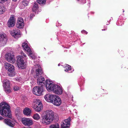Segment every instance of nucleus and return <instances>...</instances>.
Listing matches in <instances>:
<instances>
[{
	"label": "nucleus",
	"instance_id": "f257e3e1",
	"mask_svg": "<svg viewBox=\"0 0 128 128\" xmlns=\"http://www.w3.org/2000/svg\"><path fill=\"white\" fill-rule=\"evenodd\" d=\"M10 107L4 102L0 104V114L2 116L11 119L12 116Z\"/></svg>",
	"mask_w": 128,
	"mask_h": 128
},
{
	"label": "nucleus",
	"instance_id": "f03ea898",
	"mask_svg": "<svg viewBox=\"0 0 128 128\" xmlns=\"http://www.w3.org/2000/svg\"><path fill=\"white\" fill-rule=\"evenodd\" d=\"M54 118L53 111L50 110H47L42 116V123L45 124H50L54 120Z\"/></svg>",
	"mask_w": 128,
	"mask_h": 128
},
{
	"label": "nucleus",
	"instance_id": "7ed1b4c3",
	"mask_svg": "<svg viewBox=\"0 0 128 128\" xmlns=\"http://www.w3.org/2000/svg\"><path fill=\"white\" fill-rule=\"evenodd\" d=\"M41 70V68L39 67L36 70L35 74L34 75V77L35 78H38L37 79V84L38 85L43 86L44 85V82H43L44 81L45 79L44 77L40 76L39 73L40 71Z\"/></svg>",
	"mask_w": 128,
	"mask_h": 128
},
{
	"label": "nucleus",
	"instance_id": "20e7f679",
	"mask_svg": "<svg viewBox=\"0 0 128 128\" xmlns=\"http://www.w3.org/2000/svg\"><path fill=\"white\" fill-rule=\"evenodd\" d=\"M16 64L18 68L21 69L26 68V65L25 64L23 56H16Z\"/></svg>",
	"mask_w": 128,
	"mask_h": 128
},
{
	"label": "nucleus",
	"instance_id": "39448f33",
	"mask_svg": "<svg viewBox=\"0 0 128 128\" xmlns=\"http://www.w3.org/2000/svg\"><path fill=\"white\" fill-rule=\"evenodd\" d=\"M4 66L6 69L8 71V76L11 77L15 76V72H14V66L9 63L6 62L4 64Z\"/></svg>",
	"mask_w": 128,
	"mask_h": 128
},
{
	"label": "nucleus",
	"instance_id": "423d86ee",
	"mask_svg": "<svg viewBox=\"0 0 128 128\" xmlns=\"http://www.w3.org/2000/svg\"><path fill=\"white\" fill-rule=\"evenodd\" d=\"M34 108L36 111L37 112H40L42 108V104L39 100H36L34 102Z\"/></svg>",
	"mask_w": 128,
	"mask_h": 128
},
{
	"label": "nucleus",
	"instance_id": "0eeeda50",
	"mask_svg": "<svg viewBox=\"0 0 128 128\" xmlns=\"http://www.w3.org/2000/svg\"><path fill=\"white\" fill-rule=\"evenodd\" d=\"M43 86H36L32 89L33 93L34 94L40 96L41 95L43 91Z\"/></svg>",
	"mask_w": 128,
	"mask_h": 128
},
{
	"label": "nucleus",
	"instance_id": "6e6552de",
	"mask_svg": "<svg viewBox=\"0 0 128 128\" xmlns=\"http://www.w3.org/2000/svg\"><path fill=\"white\" fill-rule=\"evenodd\" d=\"M56 86L52 83V82L49 80L46 81V87L48 91H53Z\"/></svg>",
	"mask_w": 128,
	"mask_h": 128
},
{
	"label": "nucleus",
	"instance_id": "1a4fd4ad",
	"mask_svg": "<svg viewBox=\"0 0 128 128\" xmlns=\"http://www.w3.org/2000/svg\"><path fill=\"white\" fill-rule=\"evenodd\" d=\"M71 120L70 117H69L67 119L65 120L64 122H62L60 128H69Z\"/></svg>",
	"mask_w": 128,
	"mask_h": 128
},
{
	"label": "nucleus",
	"instance_id": "9d476101",
	"mask_svg": "<svg viewBox=\"0 0 128 128\" xmlns=\"http://www.w3.org/2000/svg\"><path fill=\"white\" fill-rule=\"evenodd\" d=\"M22 122L25 126H30L33 124V121L31 119L29 118H22Z\"/></svg>",
	"mask_w": 128,
	"mask_h": 128
},
{
	"label": "nucleus",
	"instance_id": "9b49d317",
	"mask_svg": "<svg viewBox=\"0 0 128 128\" xmlns=\"http://www.w3.org/2000/svg\"><path fill=\"white\" fill-rule=\"evenodd\" d=\"M16 22L14 15H12L8 20L7 22V26L9 28L14 27L15 25Z\"/></svg>",
	"mask_w": 128,
	"mask_h": 128
},
{
	"label": "nucleus",
	"instance_id": "f8f14e48",
	"mask_svg": "<svg viewBox=\"0 0 128 128\" xmlns=\"http://www.w3.org/2000/svg\"><path fill=\"white\" fill-rule=\"evenodd\" d=\"M5 58L9 62L12 63H14L16 61V59L14 56L11 54H6L5 56Z\"/></svg>",
	"mask_w": 128,
	"mask_h": 128
},
{
	"label": "nucleus",
	"instance_id": "ddd939ff",
	"mask_svg": "<svg viewBox=\"0 0 128 128\" xmlns=\"http://www.w3.org/2000/svg\"><path fill=\"white\" fill-rule=\"evenodd\" d=\"M56 96V95L48 94H46L44 98L48 102L53 103Z\"/></svg>",
	"mask_w": 128,
	"mask_h": 128
},
{
	"label": "nucleus",
	"instance_id": "4468645a",
	"mask_svg": "<svg viewBox=\"0 0 128 128\" xmlns=\"http://www.w3.org/2000/svg\"><path fill=\"white\" fill-rule=\"evenodd\" d=\"M3 86L6 88L5 92L7 93H10L11 90L10 89V82L8 80H4L3 81Z\"/></svg>",
	"mask_w": 128,
	"mask_h": 128
},
{
	"label": "nucleus",
	"instance_id": "2eb2a0df",
	"mask_svg": "<svg viewBox=\"0 0 128 128\" xmlns=\"http://www.w3.org/2000/svg\"><path fill=\"white\" fill-rule=\"evenodd\" d=\"M24 26V22L23 18L21 17H19L16 23V27L18 28H22Z\"/></svg>",
	"mask_w": 128,
	"mask_h": 128
},
{
	"label": "nucleus",
	"instance_id": "dca6fc26",
	"mask_svg": "<svg viewBox=\"0 0 128 128\" xmlns=\"http://www.w3.org/2000/svg\"><path fill=\"white\" fill-rule=\"evenodd\" d=\"M53 92L55 94L58 95H60L62 93V88L60 86L56 85Z\"/></svg>",
	"mask_w": 128,
	"mask_h": 128
},
{
	"label": "nucleus",
	"instance_id": "f3484780",
	"mask_svg": "<svg viewBox=\"0 0 128 128\" xmlns=\"http://www.w3.org/2000/svg\"><path fill=\"white\" fill-rule=\"evenodd\" d=\"M62 100L61 98L60 97L56 96L53 102V104L54 105L58 106H60Z\"/></svg>",
	"mask_w": 128,
	"mask_h": 128
},
{
	"label": "nucleus",
	"instance_id": "a211bd4d",
	"mask_svg": "<svg viewBox=\"0 0 128 128\" xmlns=\"http://www.w3.org/2000/svg\"><path fill=\"white\" fill-rule=\"evenodd\" d=\"M4 122L5 124L11 127H14L15 125V123L11 121L10 120L8 119H5L4 120Z\"/></svg>",
	"mask_w": 128,
	"mask_h": 128
},
{
	"label": "nucleus",
	"instance_id": "6ab92c4d",
	"mask_svg": "<svg viewBox=\"0 0 128 128\" xmlns=\"http://www.w3.org/2000/svg\"><path fill=\"white\" fill-rule=\"evenodd\" d=\"M31 110L28 108L26 107L24 109L23 113L24 114L27 116H30L31 114Z\"/></svg>",
	"mask_w": 128,
	"mask_h": 128
},
{
	"label": "nucleus",
	"instance_id": "aec40b11",
	"mask_svg": "<svg viewBox=\"0 0 128 128\" xmlns=\"http://www.w3.org/2000/svg\"><path fill=\"white\" fill-rule=\"evenodd\" d=\"M22 46L24 49L27 52H30L31 51L30 49L28 46V44L25 42L23 43L22 44Z\"/></svg>",
	"mask_w": 128,
	"mask_h": 128
},
{
	"label": "nucleus",
	"instance_id": "412c9836",
	"mask_svg": "<svg viewBox=\"0 0 128 128\" xmlns=\"http://www.w3.org/2000/svg\"><path fill=\"white\" fill-rule=\"evenodd\" d=\"M38 5L37 3H35L33 6L32 10L34 12H36L37 10H38Z\"/></svg>",
	"mask_w": 128,
	"mask_h": 128
},
{
	"label": "nucleus",
	"instance_id": "4be33fe9",
	"mask_svg": "<svg viewBox=\"0 0 128 128\" xmlns=\"http://www.w3.org/2000/svg\"><path fill=\"white\" fill-rule=\"evenodd\" d=\"M5 11L4 7L2 6V4H0V14H3Z\"/></svg>",
	"mask_w": 128,
	"mask_h": 128
},
{
	"label": "nucleus",
	"instance_id": "5701e85b",
	"mask_svg": "<svg viewBox=\"0 0 128 128\" xmlns=\"http://www.w3.org/2000/svg\"><path fill=\"white\" fill-rule=\"evenodd\" d=\"M50 128H60V126L58 123L52 124L50 126Z\"/></svg>",
	"mask_w": 128,
	"mask_h": 128
},
{
	"label": "nucleus",
	"instance_id": "b1692460",
	"mask_svg": "<svg viewBox=\"0 0 128 128\" xmlns=\"http://www.w3.org/2000/svg\"><path fill=\"white\" fill-rule=\"evenodd\" d=\"M16 37H17L18 38H20L22 34L20 32V30L18 29L16 30Z\"/></svg>",
	"mask_w": 128,
	"mask_h": 128
},
{
	"label": "nucleus",
	"instance_id": "393cba45",
	"mask_svg": "<svg viewBox=\"0 0 128 128\" xmlns=\"http://www.w3.org/2000/svg\"><path fill=\"white\" fill-rule=\"evenodd\" d=\"M33 118L34 119L36 120H38L40 118V117L38 114H34Z\"/></svg>",
	"mask_w": 128,
	"mask_h": 128
},
{
	"label": "nucleus",
	"instance_id": "a878e982",
	"mask_svg": "<svg viewBox=\"0 0 128 128\" xmlns=\"http://www.w3.org/2000/svg\"><path fill=\"white\" fill-rule=\"evenodd\" d=\"M11 35L14 38H16V31L15 30H13L11 31L10 32Z\"/></svg>",
	"mask_w": 128,
	"mask_h": 128
},
{
	"label": "nucleus",
	"instance_id": "bb28decb",
	"mask_svg": "<svg viewBox=\"0 0 128 128\" xmlns=\"http://www.w3.org/2000/svg\"><path fill=\"white\" fill-rule=\"evenodd\" d=\"M65 71H68L71 69V66L70 65H67L65 66Z\"/></svg>",
	"mask_w": 128,
	"mask_h": 128
},
{
	"label": "nucleus",
	"instance_id": "cd10ccee",
	"mask_svg": "<svg viewBox=\"0 0 128 128\" xmlns=\"http://www.w3.org/2000/svg\"><path fill=\"white\" fill-rule=\"evenodd\" d=\"M28 1H27L24 0L22 2V4L24 7L26 6L27 5H28Z\"/></svg>",
	"mask_w": 128,
	"mask_h": 128
},
{
	"label": "nucleus",
	"instance_id": "c85d7f7f",
	"mask_svg": "<svg viewBox=\"0 0 128 128\" xmlns=\"http://www.w3.org/2000/svg\"><path fill=\"white\" fill-rule=\"evenodd\" d=\"M37 2L39 4H43L46 2V0H36Z\"/></svg>",
	"mask_w": 128,
	"mask_h": 128
},
{
	"label": "nucleus",
	"instance_id": "c756f323",
	"mask_svg": "<svg viewBox=\"0 0 128 128\" xmlns=\"http://www.w3.org/2000/svg\"><path fill=\"white\" fill-rule=\"evenodd\" d=\"M22 109L21 108L18 107L16 108V112L18 113V114H20L22 112Z\"/></svg>",
	"mask_w": 128,
	"mask_h": 128
},
{
	"label": "nucleus",
	"instance_id": "7c9ffc66",
	"mask_svg": "<svg viewBox=\"0 0 128 128\" xmlns=\"http://www.w3.org/2000/svg\"><path fill=\"white\" fill-rule=\"evenodd\" d=\"M18 115L17 116V114H16V117L18 119L19 121H21L22 122V118L21 116H20V114H18Z\"/></svg>",
	"mask_w": 128,
	"mask_h": 128
},
{
	"label": "nucleus",
	"instance_id": "2f4dec72",
	"mask_svg": "<svg viewBox=\"0 0 128 128\" xmlns=\"http://www.w3.org/2000/svg\"><path fill=\"white\" fill-rule=\"evenodd\" d=\"M21 54L22 55L24 56L25 57H26V54H25L22 51L21 52Z\"/></svg>",
	"mask_w": 128,
	"mask_h": 128
},
{
	"label": "nucleus",
	"instance_id": "473e14b6",
	"mask_svg": "<svg viewBox=\"0 0 128 128\" xmlns=\"http://www.w3.org/2000/svg\"><path fill=\"white\" fill-rule=\"evenodd\" d=\"M30 18L32 19L33 18V17L34 16V14H31L30 15Z\"/></svg>",
	"mask_w": 128,
	"mask_h": 128
},
{
	"label": "nucleus",
	"instance_id": "72a5a7b5",
	"mask_svg": "<svg viewBox=\"0 0 128 128\" xmlns=\"http://www.w3.org/2000/svg\"><path fill=\"white\" fill-rule=\"evenodd\" d=\"M81 32L82 33H84L86 34H87L88 33V32L84 30H82Z\"/></svg>",
	"mask_w": 128,
	"mask_h": 128
},
{
	"label": "nucleus",
	"instance_id": "f704fd0d",
	"mask_svg": "<svg viewBox=\"0 0 128 128\" xmlns=\"http://www.w3.org/2000/svg\"><path fill=\"white\" fill-rule=\"evenodd\" d=\"M6 0H0V3L1 4H2L4 3Z\"/></svg>",
	"mask_w": 128,
	"mask_h": 128
},
{
	"label": "nucleus",
	"instance_id": "c9c22d12",
	"mask_svg": "<svg viewBox=\"0 0 128 128\" xmlns=\"http://www.w3.org/2000/svg\"><path fill=\"white\" fill-rule=\"evenodd\" d=\"M4 118L3 117H2L0 116V120H3V119H4Z\"/></svg>",
	"mask_w": 128,
	"mask_h": 128
},
{
	"label": "nucleus",
	"instance_id": "e433bc0d",
	"mask_svg": "<svg viewBox=\"0 0 128 128\" xmlns=\"http://www.w3.org/2000/svg\"><path fill=\"white\" fill-rule=\"evenodd\" d=\"M30 52L29 54L30 55H31L32 54V53H31V50L30 51V52Z\"/></svg>",
	"mask_w": 128,
	"mask_h": 128
},
{
	"label": "nucleus",
	"instance_id": "4c0bfd02",
	"mask_svg": "<svg viewBox=\"0 0 128 128\" xmlns=\"http://www.w3.org/2000/svg\"><path fill=\"white\" fill-rule=\"evenodd\" d=\"M19 87H16V91L18 90H19Z\"/></svg>",
	"mask_w": 128,
	"mask_h": 128
},
{
	"label": "nucleus",
	"instance_id": "58836bf2",
	"mask_svg": "<svg viewBox=\"0 0 128 128\" xmlns=\"http://www.w3.org/2000/svg\"><path fill=\"white\" fill-rule=\"evenodd\" d=\"M14 91H16V89L15 88H14Z\"/></svg>",
	"mask_w": 128,
	"mask_h": 128
},
{
	"label": "nucleus",
	"instance_id": "ea45409f",
	"mask_svg": "<svg viewBox=\"0 0 128 128\" xmlns=\"http://www.w3.org/2000/svg\"><path fill=\"white\" fill-rule=\"evenodd\" d=\"M12 0L14 2H16V0Z\"/></svg>",
	"mask_w": 128,
	"mask_h": 128
},
{
	"label": "nucleus",
	"instance_id": "a19ab883",
	"mask_svg": "<svg viewBox=\"0 0 128 128\" xmlns=\"http://www.w3.org/2000/svg\"><path fill=\"white\" fill-rule=\"evenodd\" d=\"M106 30V29H102V30Z\"/></svg>",
	"mask_w": 128,
	"mask_h": 128
},
{
	"label": "nucleus",
	"instance_id": "79ce46f5",
	"mask_svg": "<svg viewBox=\"0 0 128 128\" xmlns=\"http://www.w3.org/2000/svg\"><path fill=\"white\" fill-rule=\"evenodd\" d=\"M124 54L123 55H122V56H124Z\"/></svg>",
	"mask_w": 128,
	"mask_h": 128
}]
</instances>
